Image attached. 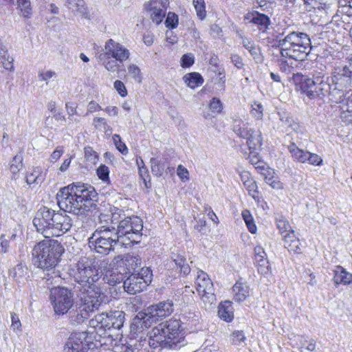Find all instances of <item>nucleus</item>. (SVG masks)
<instances>
[{"instance_id":"nucleus-1","label":"nucleus","mask_w":352,"mask_h":352,"mask_svg":"<svg viewBox=\"0 0 352 352\" xmlns=\"http://www.w3.org/2000/svg\"><path fill=\"white\" fill-rule=\"evenodd\" d=\"M293 78L309 99L327 97L332 102H339L352 84V57L344 66L334 68L330 76L314 70L309 76L297 73Z\"/></svg>"},{"instance_id":"nucleus-2","label":"nucleus","mask_w":352,"mask_h":352,"mask_svg":"<svg viewBox=\"0 0 352 352\" xmlns=\"http://www.w3.org/2000/svg\"><path fill=\"white\" fill-rule=\"evenodd\" d=\"M73 278L80 290L79 298L91 308L101 306L109 301L108 296L100 282L101 276L94 261L87 257L81 258L72 270Z\"/></svg>"},{"instance_id":"nucleus-3","label":"nucleus","mask_w":352,"mask_h":352,"mask_svg":"<svg viewBox=\"0 0 352 352\" xmlns=\"http://www.w3.org/2000/svg\"><path fill=\"white\" fill-rule=\"evenodd\" d=\"M96 196L97 192L93 186L73 183L61 188L56 194V199L60 210L83 216L95 206Z\"/></svg>"},{"instance_id":"nucleus-4","label":"nucleus","mask_w":352,"mask_h":352,"mask_svg":"<svg viewBox=\"0 0 352 352\" xmlns=\"http://www.w3.org/2000/svg\"><path fill=\"white\" fill-rule=\"evenodd\" d=\"M100 223L113 225L116 241L120 246L127 247L138 243L142 236L143 221L138 216L124 217L117 212L111 214H101Z\"/></svg>"},{"instance_id":"nucleus-5","label":"nucleus","mask_w":352,"mask_h":352,"mask_svg":"<svg viewBox=\"0 0 352 352\" xmlns=\"http://www.w3.org/2000/svg\"><path fill=\"white\" fill-rule=\"evenodd\" d=\"M33 224L45 238L59 236L70 230L73 226L72 218L66 213L43 206L36 212Z\"/></svg>"},{"instance_id":"nucleus-6","label":"nucleus","mask_w":352,"mask_h":352,"mask_svg":"<svg viewBox=\"0 0 352 352\" xmlns=\"http://www.w3.org/2000/svg\"><path fill=\"white\" fill-rule=\"evenodd\" d=\"M180 328V322L177 320L166 321L158 324L149 333V346L153 349L160 347L173 350L185 346L187 341Z\"/></svg>"},{"instance_id":"nucleus-7","label":"nucleus","mask_w":352,"mask_h":352,"mask_svg":"<svg viewBox=\"0 0 352 352\" xmlns=\"http://www.w3.org/2000/svg\"><path fill=\"white\" fill-rule=\"evenodd\" d=\"M64 252V248L55 240H43L36 244L32 250V261L35 266L43 271H53Z\"/></svg>"},{"instance_id":"nucleus-8","label":"nucleus","mask_w":352,"mask_h":352,"mask_svg":"<svg viewBox=\"0 0 352 352\" xmlns=\"http://www.w3.org/2000/svg\"><path fill=\"white\" fill-rule=\"evenodd\" d=\"M278 46L283 57L303 60L311 50L308 34L301 32H291L278 41Z\"/></svg>"},{"instance_id":"nucleus-9","label":"nucleus","mask_w":352,"mask_h":352,"mask_svg":"<svg viewBox=\"0 0 352 352\" xmlns=\"http://www.w3.org/2000/svg\"><path fill=\"white\" fill-rule=\"evenodd\" d=\"M101 226L92 234L89 239L91 248L99 254H108L116 245H119L116 241L113 225L107 223H100Z\"/></svg>"},{"instance_id":"nucleus-10","label":"nucleus","mask_w":352,"mask_h":352,"mask_svg":"<svg viewBox=\"0 0 352 352\" xmlns=\"http://www.w3.org/2000/svg\"><path fill=\"white\" fill-rule=\"evenodd\" d=\"M50 300L57 314H64L73 305L72 292L65 287H55L51 290Z\"/></svg>"},{"instance_id":"nucleus-11","label":"nucleus","mask_w":352,"mask_h":352,"mask_svg":"<svg viewBox=\"0 0 352 352\" xmlns=\"http://www.w3.org/2000/svg\"><path fill=\"white\" fill-rule=\"evenodd\" d=\"M93 345L88 340V336L85 332L73 333L68 338L65 348V352H87Z\"/></svg>"},{"instance_id":"nucleus-12","label":"nucleus","mask_w":352,"mask_h":352,"mask_svg":"<svg viewBox=\"0 0 352 352\" xmlns=\"http://www.w3.org/2000/svg\"><path fill=\"white\" fill-rule=\"evenodd\" d=\"M104 56L113 58L123 63L129 59L131 56L130 51L122 44L110 38L104 45Z\"/></svg>"},{"instance_id":"nucleus-13","label":"nucleus","mask_w":352,"mask_h":352,"mask_svg":"<svg viewBox=\"0 0 352 352\" xmlns=\"http://www.w3.org/2000/svg\"><path fill=\"white\" fill-rule=\"evenodd\" d=\"M238 37L241 39V43L243 47L248 51L250 56L257 64L262 63L264 58L261 52V47L256 45L254 41L240 32H236Z\"/></svg>"},{"instance_id":"nucleus-14","label":"nucleus","mask_w":352,"mask_h":352,"mask_svg":"<svg viewBox=\"0 0 352 352\" xmlns=\"http://www.w3.org/2000/svg\"><path fill=\"white\" fill-rule=\"evenodd\" d=\"M114 261L118 265H119V263L123 264L129 273L135 272L142 264L140 256L134 253H129L124 256L118 255L115 257Z\"/></svg>"},{"instance_id":"nucleus-15","label":"nucleus","mask_w":352,"mask_h":352,"mask_svg":"<svg viewBox=\"0 0 352 352\" xmlns=\"http://www.w3.org/2000/svg\"><path fill=\"white\" fill-rule=\"evenodd\" d=\"M124 288L129 294L139 293L145 289L148 285L138 277L137 274L132 273L124 281Z\"/></svg>"},{"instance_id":"nucleus-16","label":"nucleus","mask_w":352,"mask_h":352,"mask_svg":"<svg viewBox=\"0 0 352 352\" xmlns=\"http://www.w3.org/2000/svg\"><path fill=\"white\" fill-rule=\"evenodd\" d=\"M265 179V182L274 189H282L283 184L278 180L274 169L269 168L265 165H258L255 167Z\"/></svg>"},{"instance_id":"nucleus-17","label":"nucleus","mask_w":352,"mask_h":352,"mask_svg":"<svg viewBox=\"0 0 352 352\" xmlns=\"http://www.w3.org/2000/svg\"><path fill=\"white\" fill-rule=\"evenodd\" d=\"M9 274L19 285H25L29 280L30 272L23 263H19L9 270Z\"/></svg>"},{"instance_id":"nucleus-18","label":"nucleus","mask_w":352,"mask_h":352,"mask_svg":"<svg viewBox=\"0 0 352 352\" xmlns=\"http://www.w3.org/2000/svg\"><path fill=\"white\" fill-rule=\"evenodd\" d=\"M149 308L153 316L156 317L160 320L171 314L173 311V303L170 300H167L153 305Z\"/></svg>"},{"instance_id":"nucleus-19","label":"nucleus","mask_w":352,"mask_h":352,"mask_svg":"<svg viewBox=\"0 0 352 352\" xmlns=\"http://www.w3.org/2000/svg\"><path fill=\"white\" fill-rule=\"evenodd\" d=\"M279 122H278V129L282 132L289 133L291 131H296L298 124L295 123L289 116V113L285 111L278 112Z\"/></svg>"},{"instance_id":"nucleus-20","label":"nucleus","mask_w":352,"mask_h":352,"mask_svg":"<svg viewBox=\"0 0 352 352\" xmlns=\"http://www.w3.org/2000/svg\"><path fill=\"white\" fill-rule=\"evenodd\" d=\"M109 319L107 312L97 314L94 318L89 320L90 327L97 329L98 333L104 334L105 332L109 331Z\"/></svg>"},{"instance_id":"nucleus-21","label":"nucleus","mask_w":352,"mask_h":352,"mask_svg":"<svg viewBox=\"0 0 352 352\" xmlns=\"http://www.w3.org/2000/svg\"><path fill=\"white\" fill-rule=\"evenodd\" d=\"M254 253L258 272L261 274H267L270 270V265L263 248L261 245L256 246L254 248Z\"/></svg>"},{"instance_id":"nucleus-22","label":"nucleus","mask_w":352,"mask_h":352,"mask_svg":"<svg viewBox=\"0 0 352 352\" xmlns=\"http://www.w3.org/2000/svg\"><path fill=\"white\" fill-rule=\"evenodd\" d=\"M333 280L335 285H349L352 283V274L348 272L344 267L337 265L333 270Z\"/></svg>"},{"instance_id":"nucleus-23","label":"nucleus","mask_w":352,"mask_h":352,"mask_svg":"<svg viewBox=\"0 0 352 352\" xmlns=\"http://www.w3.org/2000/svg\"><path fill=\"white\" fill-rule=\"evenodd\" d=\"M233 298L241 302L247 299L250 295V289L247 283L236 282L232 287Z\"/></svg>"},{"instance_id":"nucleus-24","label":"nucleus","mask_w":352,"mask_h":352,"mask_svg":"<svg viewBox=\"0 0 352 352\" xmlns=\"http://www.w3.org/2000/svg\"><path fill=\"white\" fill-rule=\"evenodd\" d=\"M197 274L195 280V285L198 294L201 292H206V291L211 290L213 288V284L209 278L208 275L204 271H197Z\"/></svg>"},{"instance_id":"nucleus-25","label":"nucleus","mask_w":352,"mask_h":352,"mask_svg":"<svg viewBox=\"0 0 352 352\" xmlns=\"http://www.w3.org/2000/svg\"><path fill=\"white\" fill-rule=\"evenodd\" d=\"M283 239L284 241V247L287 248L289 252L300 253V243L299 239L296 236L294 231L283 234Z\"/></svg>"},{"instance_id":"nucleus-26","label":"nucleus","mask_w":352,"mask_h":352,"mask_svg":"<svg viewBox=\"0 0 352 352\" xmlns=\"http://www.w3.org/2000/svg\"><path fill=\"white\" fill-rule=\"evenodd\" d=\"M109 319V331L111 329H120L124 324L125 314L122 311H111L107 312Z\"/></svg>"},{"instance_id":"nucleus-27","label":"nucleus","mask_w":352,"mask_h":352,"mask_svg":"<svg viewBox=\"0 0 352 352\" xmlns=\"http://www.w3.org/2000/svg\"><path fill=\"white\" fill-rule=\"evenodd\" d=\"M159 321L156 317L153 316V314H151V311L148 307L146 312L144 314V316L141 318H138L135 320L134 323L131 328H133V326H136L137 328L140 327L141 329L148 328L151 326L153 322H157Z\"/></svg>"},{"instance_id":"nucleus-28","label":"nucleus","mask_w":352,"mask_h":352,"mask_svg":"<svg viewBox=\"0 0 352 352\" xmlns=\"http://www.w3.org/2000/svg\"><path fill=\"white\" fill-rule=\"evenodd\" d=\"M241 180L248 191L249 195H251L254 199H255V193L257 192V185L254 179L251 177V175L248 171H244L241 173Z\"/></svg>"},{"instance_id":"nucleus-29","label":"nucleus","mask_w":352,"mask_h":352,"mask_svg":"<svg viewBox=\"0 0 352 352\" xmlns=\"http://www.w3.org/2000/svg\"><path fill=\"white\" fill-rule=\"evenodd\" d=\"M124 274L118 269H113L106 272L102 280L109 285L114 286L118 283H120L124 280Z\"/></svg>"},{"instance_id":"nucleus-30","label":"nucleus","mask_w":352,"mask_h":352,"mask_svg":"<svg viewBox=\"0 0 352 352\" xmlns=\"http://www.w3.org/2000/svg\"><path fill=\"white\" fill-rule=\"evenodd\" d=\"M232 129L237 135L243 138L250 135V133L252 130L249 128L248 123L238 118L233 120Z\"/></svg>"},{"instance_id":"nucleus-31","label":"nucleus","mask_w":352,"mask_h":352,"mask_svg":"<svg viewBox=\"0 0 352 352\" xmlns=\"http://www.w3.org/2000/svg\"><path fill=\"white\" fill-rule=\"evenodd\" d=\"M247 139V144L251 152H253L260 148L262 145L261 133L252 130L250 135L244 138Z\"/></svg>"},{"instance_id":"nucleus-32","label":"nucleus","mask_w":352,"mask_h":352,"mask_svg":"<svg viewBox=\"0 0 352 352\" xmlns=\"http://www.w3.org/2000/svg\"><path fill=\"white\" fill-rule=\"evenodd\" d=\"M218 315L225 321H231L234 317L233 307L230 301H225L218 307Z\"/></svg>"},{"instance_id":"nucleus-33","label":"nucleus","mask_w":352,"mask_h":352,"mask_svg":"<svg viewBox=\"0 0 352 352\" xmlns=\"http://www.w3.org/2000/svg\"><path fill=\"white\" fill-rule=\"evenodd\" d=\"M80 300L81 301V305L79 307V313H77L76 316V320L73 319L74 316H72V320L76 321L77 323H80L84 321L85 318H87L89 316V313L94 311L95 309H98L100 306H98L96 307L91 308V306H89V304H86V302H85L83 300H82L80 298Z\"/></svg>"},{"instance_id":"nucleus-34","label":"nucleus","mask_w":352,"mask_h":352,"mask_svg":"<svg viewBox=\"0 0 352 352\" xmlns=\"http://www.w3.org/2000/svg\"><path fill=\"white\" fill-rule=\"evenodd\" d=\"M288 150L289 153L292 154V157L301 163L306 162V157L307 155V151H305L299 148L294 143H291L288 146Z\"/></svg>"},{"instance_id":"nucleus-35","label":"nucleus","mask_w":352,"mask_h":352,"mask_svg":"<svg viewBox=\"0 0 352 352\" xmlns=\"http://www.w3.org/2000/svg\"><path fill=\"white\" fill-rule=\"evenodd\" d=\"M183 79L187 86L191 89H195V87L202 85L204 82L202 76L199 73L196 72L186 74Z\"/></svg>"},{"instance_id":"nucleus-36","label":"nucleus","mask_w":352,"mask_h":352,"mask_svg":"<svg viewBox=\"0 0 352 352\" xmlns=\"http://www.w3.org/2000/svg\"><path fill=\"white\" fill-rule=\"evenodd\" d=\"M68 8L74 13L80 15L87 14V8L83 0H66Z\"/></svg>"},{"instance_id":"nucleus-37","label":"nucleus","mask_w":352,"mask_h":352,"mask_svg":"<svg viewBox=\"0 0 352 352\" xmlns=\"http://www.w3.org/2000/svg\"><path fill=\"white\" fill-rule=\"evenodd\" d=\"M201 296V300L205 305L206 309H210L216 305L217 298L214 293V288H211V291L208 290L206 292L199 293Z\"/></svg>"},{"instance_id":"nucleus-38","label":"nucleus","mask_w":352,"mask_h":352,"mask_svg":"<svg viewBox=\"0 0 352 352\" xmlns=\"http://www.w3.org/2000/svg\"><path fill=\"white\" fill-rule=\"evenodd\" d=\"M344 4H342V1H338L337 13L333 16V18H336L338 16V14H340L342 15V21L344 23H349L348 21V18L352 17V8L349 6L348 2L344 1Z\"/></svg>"},{"instance_id":"nucleus-39","label":"nucleus","mask_w":352,"mask_h":352,"mask_svg":"<svg viewBox=\"0 0 352 352\" xmlns=\"http://www.w3.org/2000/svg\"><path fill=\"white\" fill-rule=\"evenodd\" d=\"M250 21L257 25L261 26V30L267 28L270 23V20L267 15L258 13L257 12L252 14V17Z\"/></svg>"},{"instance_id":"nucleus-40","label":"nucleus","mask_w":352,"mask_h":352,"mask_svg":"<svg viewBox=\"0 0 352 352\" xmlns=\"http://www.w3.org/2000/svg\"><path fill=\"white\" fill-rule=\"evenodd\" d=\"M43 179L44 177L39 168H34L26 176V182L30 185L41 184Z\"/></svg>"},{"instance_id":"nucleus-41","label":"nucleus","mask_w":352,"mask_h":352,"mask_svg":"<svg viewBox=\"0 0 352 352\" xmlns=\"http://www.w3.org/2000/svg\"><path fill=\"white\" fill-rule=\"evenodd\" d=\"M241 214H242V217L247 226L248 230L251 233L255 234L257 230V227H256V224L254 223V219H253V217H252L250 211L248 210H244L242 212Z\"/></svg>"},{"instance_id":"nucleus-42","label":"nucleus","mask_w":352,"mask_h":352,"mask_svg":"<svg viewBox=\"0 0 352 352\" xmlns=\"http://www.w3.org/2000/svg\"><path fill=\"white\" fill-rule=\"evenodd\" d=\"M150 162L151 164L152 173L157 177L161 176L163 174L165 168L164 162L158 160L154 157H152Z\"/></svg>"},{"instance_id":"nucleus-43","label":"nucleus","mask_w":352,"mask_h":352,"mask_svg":"<svg viewBox=\"0 0 352 352\" xmlns=\"http://www.w3.org/2000/svg\"><path fill=\"white\" fill-rule=\"evenodd\" d=\"M165 10L164 8L152 6L151 8V17L153 23L159 25L165 16Z\"/></svg>"},{"instance_id":"nucleus-44","label":"nucleus","mask_w":352,"mask_h":352,"mask_svg":"<svg viewBox=\"0 0 352 352\" xmlns=\"http://www.w3.org/2000/svg\"><path fill=\"white\" fill-rule=\"evenodd\" d=\"M128 74L137 82L141 83L142 80V74L140 67L133 63L127 67Z\"/></svg>"},{"instance_id":"nucleus-45","label":"nucleus","mask_w":352,"mask_h":352,"mask_svg":"<svg viewBox=\"0 0 352 352\" xmlns=\"http://www.w3.org/2000/svg\"><path fill=\"white\" fill-rule=\"evenodd\" d=\"M133 273L137 274L148 285L152 280L153 274L149 267H140L135 272Z\"/></svg>"},{"instance_id":"nucleus-46","label":"nucleus","mask_w":352,"mask_h":352,"mask_svg":"<svg viewBox=\"0 0 352 352\" xmlns=\"http://www.w3.org/2000/svg\"><path fill=\"white\" fill-rule=\"evenodd\" d=\"M18 8L20 9L22 15L26 19L30 18L32 15V8L30 0H17Z\"/></svg>"},{"instance_id":"nucleus-47","label":"nucleus","mask_w":352,"mask_h":352,"mask_svg":"<svg viewBox=\"0 0 352 352\" xmlns=\"http://www.w3.org/2000/svg\"><path fill=\"white\" fill-rule=\"evenodd\" d=\"M193 6L199 19L203 20L206 16L204 0H193Z\"/></svg>"},{"instance_id":"nucleus-48","label":"nucleus","mask_w":352,"mask_h":352,"mask_svg":"<svg viewBox=\"0 0 352 352\" xmlns=\"http://www.w3.org/2000/svg\"><path fill=\"white\" fill-rule=\"evenodd\" d=\"M105 57L106 58L103 61V65L105 69L111 72L118 71L120 67V62L113 58H108L107 56Z\"/></svg>"},{"instance_id":"nucleus-49","label":"nucleus","mask_w":352,"mask_h":352,"mask_svg":"<svg viewBox=\"0 0 352 352\" xmlns=\"http://www.w3.org/2000/svg\"><path fill=\"white\" fill-rule=\"evenodd\" d=\"M85 158L89 165H94L98 160V155L96 151L90 146H87L84 149Z\"/></svg>"},{"instance_id":"nucleus-50","label":"nucleus","mask_w":352,"mask_h":352,"mask_svg":"<svg viewBox=\"0 0 352 352\" xmlns=\"http://www.w3.org/2000/svg\"><path fill=\"white\" fill-rule=\"evenodd\" d=\"M245 336L242 331H235L232 333L231 340L232 344L239 345V346H243L245 344Z\"/></svg>"},{"instance_id":"nucleus-51","label":"nucleus","mask_w":352,"mask_h":352,"mask_svg":"<svg viewBox=\"0 0 352 352\" xmlns=\"http://www.w3.org/2000/svg\"><path fill=\"white\" fill-rule=\"evenodd\" d=\"M252 116L256 120H261L263 117V107L261 103L254 102L252 104V109L250 111Z\"/></svg>"},{"instance_id":"nucleus-52","label":"nucleus","mask_w":352,"mask_h":352,"mask_svg":"<svg viewBox=\"0 0 352 352\" xmlns=\"http://www.w3.org/2000/svg\"><path fill=\"white\" fill-rule=\"evenodd\" d=\"M276 226L278 229L279 230L280 233L283 237V234H285L287 232H293L294 230L292 229L289 222L285 219H278L276 221Z\"/></svg>"},{"instance_id":"nucleus-53","label":"nucleus","mask_w":352,"mask_h":352,"mask_svg":"<svg viewBox=\"0 0 352 352\" xmlns=\"http://www.w3.org/2000/svg\"><path fill=\"white\" fill-rule=\"evenodd\" d=\"M23 163L22 158L20 156H14L12 161L10 164V171L13 175H15L19 173V171L22 168Z\"/></svg>"},{"instance_id":"nucleus-54","label":"nucleus","mask_w":352,"mask_h":352,"mask_svg":"<svg viewBox=\"0 0 352 352\" xmlns=\"http://www.w3.org/2000/svg\"><path fill=\"white\" fill-rule=\"evenodd\" d=\"M113 142L118 150L123 155L128 153V148L126 144L122 142L121 138L119 135L115 134L113 136Z\"/></svg>"},{"instance_id":"nucleus-55","label":"nucleus","mask_w":352,"mask_h":352,"mask_svg":"<svg viewBox=\"0 0 352 352\" xmlns=\"http://www.w3.org/2000/svg\"><path fill=\"white\" fill-rule=\"evenodd\" d=\"M306 162H307L309 164L314 165V166H320L322 164V159L320 156L316 153H312L308 151L307 155L306 157Z\"/></svg>"},{"instance_id":"nucleus-56","label":"nucleus","mask_w":352,"mask_h":352,"mask_svg":"<svg viewBox=\"0 0 352 352\" xmlns=\"http://www.w3.org/2000/svg\"><path fill=\"white\" fill-rule=\"evenodd\" d=\"M97 175L98 177L104 181L107 182L109 179V168L104 165L101 164L96 170Z\"/></svg>"},{"instance_id":"nucleus-57","label":"nucleus","mask_w":352,"mask_h":352,"mask_svg":"<svg viewBox=\"0 0 352 352\" xmlns=\"http://www.w3.org/2000/svg\"><path fill=\"white\" fill-rule=\"evenodd\" d=\"M165 23L166 27L174 29L178 24V16L175 13L169 12L166 19Z\"/></svg>"},{"instance_id":"nucleus-58","label":"nucleus","mask_w":352,"mask_h":352,"mask_svg":"<svg viewBox=\"0 0 352 352\" xmlns=\"http://www.w3.org/2000/svg\"><path fill=\"white\" fill-rule=\"evenodd\" d=\"M210 110L214 113H221L223 109V104L217 98H213L209 104Z\"/></svg>"},{"instance_id":"nucleus-59","label":"nucleus","mask_w":352,"mask_h":352,"mask_svg":"<svg viewBox=\"0 0 352 352\" xmlns=\"http://www.w3.org/2000/svg\"><path fill=\"white\" fill-rule=\"evenodd\" d=\"M346 94V91L344 93L342 101L339 102L338 103H341V109H346V111H350L352 112V94L346 98H345Z\"/></svg>"},{"instance_id":"nucleus-60","label":"nucleus","mask_w":352,"mask_h":352,"mask_svg":"<svg viewBox=\"0 0 352 352\" xmlns=\"http://www.w3.org/2000/svg\"><path fill=\"white\" fill-rule=\"evenodd\" d=\"M93 124L96 129L106 131L109 127L106 119L100 117H95L93 120Z\"/></svg>"},{"instance_id":"nucleus-61","label":"nucleus","mask_w":352,"mask_h":352,"mask_svg":"<svg viewBox=\"0 0 352 352\" xmlns=\"http://www.w3.org/2000/svg\"><path fill=\"white\" fill-rule=\"evenodd\" d=\"M194 63V56L191 54H184L181 58V65L183 67H190Z\"/></svg>"},{"instance_id":"nucleus-62","label":"nucleus","mask_w":352,"mask_h":352,"mask_svg":"<svg viewBox=\"0 0 352 352\" xmlns=\"http://www.w3.org/2000/svg\"><path fill=\"white\" fill-rule=\"evenodd\" d=\"M10 316L12 322L11 327L14 331H21V323L19 316L14 312H11Z\"/></svg>"},{"instance_id":"nucleus-63","label":"nucleus","mask_w":352,"mask_h":352,"mask_svg":"<svg viewBox=\"0 0 352 352\" xmlns=\"http://www.w3.org/2000/svg\"><path fill=\"white\" fill-rule=\"evenodd\" d=\"M113 86L120 96L125 97L127 95L126 87L122 81L116 80L113 83Z\"/></svg>"},{"instance_id":"nucleus-64","label":"nucleus","mask_w":352,"mask_h":352,"mask_svg":"<svg viewBox=\"0 0 352 352\" xmlns=\"http://www.w3.org/2000/svg\"><path fill=\"white\" fill-rule=\"evenodd\" d=\"M340 118L342 122L346 124L352 125V112L346 111V109H341Z\"/></svg>"}]
</instances>
